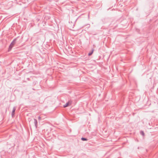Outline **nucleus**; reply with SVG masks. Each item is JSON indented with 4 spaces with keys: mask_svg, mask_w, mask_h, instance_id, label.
<instances>
[{
    "mask_svg": "<svg viewBox=\"0 0 158 158\" xmlns=\"http://www.w3.org/2000/svg\"><path fill=\"white\" fill-rule=\"evenodd\" d=\"M38 118L39 120L41 119V117L40 116H39L38 117Z\"/></svg>",
    "mask_w": 158,
    "mask_h": 158,
    "instance_id": "nucleus-8",
    "label": "nucleus"
},
{
    "mask_svg": "<svg viewBox=\"0 0 158 158\" xmlns=\"http://www.w3.org/2000/svg\"><path fill=\"white\" fill-rule=\"evenodd\" d=\"M16 110V108L15 107H13V110L11 113V115L12 117L14 116L15 111Z\"/></svg>",
    "mask_w": 158,
    "mask_h": 158,
    "instance_id": "nucleus-3",
    "label": "nucleus"
},
{
    "mask_svg": "<svg viewBox=\"0 0 158 158\" xmlns=\"http://www.w3.org/2000/svg\"><path fill=\"white\" fill-rule=\"evenodd\" d=\"M140 134L142 135L143 136H144V133L143 132V131H141L140 132Z\"/></svg>",
    "mask_w": 158,
    "mask_h": 158,
    "instance_id": "nucleus-5",
    "label": "nucleus"
},
{
    "mask_svg": "<svg viewBox=\"0 0 158 158\" xmlns=\"http://www.w3.org/2000/svg\"><path fill=\"white\" fill-rule=\"evenodd\" d=\"M72 102L71 101H69L65 104L64 105V107L65 108L70 105L72 103Z\"/></svg>",
    "mask_w": 158,
    "mask_h": 158,
    "instance_id": "nucleus-2",
    "label": "nucleus"
},
{
    "mask_svg": "<svg viewBox=\"0 0 158 158\" xmlns=\"http://www.w3.org/2000/svg\"><path fill=\"white\" fill-rule=\"evenodd\" d=\"M34 124H35V128H36L37 127V120H36V119H35V118H34Z\"/></svg>",
    "mask_w": 158,
    "mask_h": 158,
    "instance_id": "nucleus-4",
    "label": "nucleus"
},
{
    "mask_svg": "<svg viewBox=\"0 0 158 158\" xmlns=\"http://www.w3.org/2000/svg\"><path fill=\"white\" fill-rule=\"evenodd\" d=\"M17 39L15 38L14 39V40H13L12 42L11 43L9 48V50H11L13 46L16 43V41Z\"/></svg>",
    "mask_w": 158,
    "mask_h": 158,
    "instance_id": "nucleus-1",
    "label": "nucleus"
},
{
    "mask_svg": "<svg viewBox=\"0 0 158 158\" xmlns=\"http://www.w3.org/2000/svg\"><path fill=\"white\" fill-rule=\"evenodd\" d=\"M81 140L82 141H87L88 139L86 138L82 137L81 138Z\"/></svg>",
    "mask_w": 158,
    "mask_h": 158,
    "instance_id": "nucleus-7",
    "label": "nucleus"
},
{
    "mask_svg": "<svg viewBox=\"0 0 158 158\" xmlns=\"http://www.w3.org/2000/svg\"><path fill=\"white\" fill-rule=\"evenodd\" d=\"M93 51H94V50H93L91 52H89L88 53V56H91L92 55V54H93Z\"/></svg>",
    "mask_w": 158,
    "mask_h": 158,
    "instance_id": "nucleus-6",
    "label": "nucleus"
}]
</instances>
